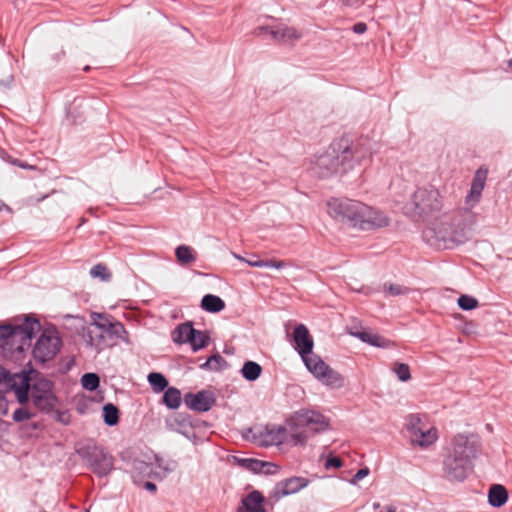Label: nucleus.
Instances as JSON below:
<instances>
[{
	"label": "nucleus",
	"instance_id": "obj_35",
	"mask_svg": "<svg viewBox=\"0 0 512 512\" xmlns=\"http://www.w3.org/2000/svg\"><path fill=\"white\" fill-rule=\"evenodd\" d=\"M21 405V407L17 408L12 415V419L15 422H23L29 420L35 416V413L30 410L27 406Z\"/></svg>",
	"mask_w": 512,
	"mask_h": 512
},
{
	"label": "nucleus",
	"instance_id": "obj_12",
	"mask_svg": "<svg viewBox=\"0 0 512 512\" xmlns=\"http://www.w3.org/2000/svg\"><path fill=\"white\" fill-rule=\"evenodd\" d=\"M406 429L413 446L425 449L438 439V430L433 426H427L417 415L407 417Z\"/></svg>",
	"mask_w": 512,
	"mask_h": 512
},
{
	"label": "nucleus",
	"instance_id": "obj_28",
	"mask_svg": "<svg viewBox=\"0 0 512 512\" xmlns=\"http://www.w3.org/2000/svg\"><path fill=\"white\" fill-rule=\"evenodd\" d=\"M261 373L262 367L254 361H246L241 369V375L247 381L257 380Z\"/></svg>",
	"mask_w": 512,
	"mask_h": 512
},
{
	"label": "nucleus",
	"instance_id": "obj_48",
	"mask_svg": "<svg viewBox=\"0 0 512 512\" xmlns=\"http://www.w3.org/2000/svg\"><path fill=\"white\" fill-rule=\"evenodd\" d=\"M219 359H221L220 356H212L203 364V367L209 366L213 361H218Z\"/></svg>",
	"mask_w": 512,
	"mask_h": 512
},
{
	"label": "nucleus",
	"instance_id": "obj_3",
	"mask_svg": "<svg viewBox=\"0 0 512 512\" xmlns=\"http://www.w3.org/2000/svg\"><path fill=\"white\" fill-rule=\"evenodd\" d=\"M424 239L440 249H450L470 238V229L459 214L444 215L423 231Z\"/></svg>",
	"mask_w": 512,
	"mask_h": 512
},
{
	"label": "nucleus",
	"instance_id": "obj_45",
	"mask_svg": "<svg viewBox=\"0 0 512 512\" xmlns=\"http://www.w3.org/2000/svg\"><path fill=\"white\" fill-rule=\"evenodd\" d=\"M8 413V402L6 398L0 395V414L6 415Z\"/></svg>",
	"mask_w": 512,
	"mask_h": 512
},
{
	"label": "nucleus",
	"instance_id": "obj_25",
	"mask_svg": "<svg viewBox=\"0 0 512 512\" xmlns=\"http://www.w3.org/2000/svg\"><path fill=\"white\" fill-rule=\"evenodd\" d=\"M271 34L274 39L282 42H293L300 38V34L295 28L284 25L272 29Z\"/></svg>",
	"mask_w": 512,
	"mask_h": 512
},
{
	"label": "nucleus",
	"instance_id": "obj_6",
	"mask_svg": "<svg viewBox=\"0 0 512 512\" xmlns=\"http://www.w3.org/2000/svg\"><path fill=\"white\" fill-rule=\"evenodd\" d=\"M377 146V143L367 136L335 140V148L341 153L342 165L347 172L371 162L373 155L377 153Z\"/></svg>",
	"mask_w": 512,
	"mask_h": 512
},
{
	"label": "nucleus",
	"instance_id": "obj_52",
	"mask_svg": "<svg viewBox=\"0 0 512 512\" xmlns=\"http://www.w3.org/2000/svg\"><path fill=\"white\" fill-rule=\"evenodd\" d=\"M14 164L18 165L19 167L21 168H24V169H30L32 168V166L28 165V164H25V163H22L20 161H15Z\"/></svg>",
	"mask_w": 512,
	"mask_h": 512
},
{
	"label": "nucleus",
	"instance_id": "obj_20",
	"mask_svg": "<svg viewBox=\"0 0 512 512\" xmlns=\"http://www.w3.org/2000/svg\"><path fill=\"white\" fill-rule=\"evenodd\" d=\"M257 441L261 446L284 444L287 441V430L282 426L267 427L260 431Z\"/></svg>",
	"mask_w": 512,
	"mask_h": 512
},
{
	"label": "nucleus",
	"instance_id": "obj_34",
	"mask_svg": "<svg viewBox=\"0 0 512 512\" xmlns=\"http://www.w3.org/2000/svg\"><path fill=\"white\" fill-rule=\"evenodd\" d=\"M208 340L209 338L205 333L194 329V335L189 343L191 344L193 350L197 351L201 348H204L207 345Z\"/></svg>",
	"mask_w": 512,
	"mask_h": 512
},
{
	"label": "nucleus",
	"instance_id": "obj_55",
	"mask_svg": "<svg viewBox=\"0 0 512 512\" xmlns=\"http://www.w3.org/2000/svg\"><path fill=\"white\" fill-rule=\"evenodd\" d=\"M33 428H34V429H37V428H38V424L34 423V424H33Z\"/></svg>",
	"mask_w": 512,
	"mask_h": 512
},
{
	"label": "nucleus",
	"instance_id": "obj_24",
	"mask_svg": "<svg viewBox=\"0 0 512 512\" xmlns=\"http://www.w3.org/2000/svg\"><path fill=\"white\" fill-rule=\"evenodd\" d=\"M353 336L360 339L362 342L368 343L375 347L380 348H388L391 346L392 342L376 333L368 332V331H359L352 333Z\"/></svg>",
	"mask_w": 512,
	"mask_h": 512
},
{
	"label": "nucleus",
	"instance_id": "obj_36",
	"mask_svg": "<svg viewBox=\"0 0 512 512\" xmlns=\"http://www.w3.org/2000/svg\"><path fill=\"white\" fill-rule=\"evenodd\" d=\"M82 386L90 391H94L99 386L100 380L95 373H86L81 378Z\"/></svg>",
	"mask_w": 512,
	"mask_h": 512
},
{
	"label": "nucleus",
	"instance_id": "obj_43",
	"mask_svg": "<svg viewBox=\"0 0 512 512\" xmlns=\"http://www.w3.org/2000/svg\"><path fill=\"white\" fill-rule=\"evenodd\" d=\"M368 474H369V469L368 468H362V469L358 470L357 473L354 475V477L352 479V483L353 484L357 483L358 481H360L363 478H365Z\"/></svg>",
	"mask_w": 512,
	"mask_h": 512
},
{
	"label": "nucleus",
	"instance_id": "obj_49",
	"mask_svg": "<svg viewBox=\"0 0 512 512\" xmlns=\"http://www.w3.org/2000/svg\"><path fill=\"white\" fill-rule=\"evenodd\" d=\"M251 460H252L251 458H244V459H240V460H239V464H240L242 467H244V468L248 469V462H250Z\"/></svg>",
	"mask_w": 512,
	"mask_h": 512
},
{
	"label": "nucleus",
	"instance_id": "obj_15",
	"mask_svg": "<svg viewBox=\"0 0 512 512\" xmlns=\"http://www.w3.org/2000/svg\"><path fill=\"white\" fill-rule=\"evenodd\" d=\"M82 456L87 458L91 469L99 476H105L113 469L112 456L104 452L102 448L97 446L89 447L87 454L83 452Z\"/></svg>",
	"mask_w": 512,
	"mask_h": 512
},
{
	"label": "nucleus",
	"instance_id": "obj_14",
	"mask_svg": "<svg viewBox=\"0 0 512 512\" xmlns=\"http://www.w3.org/2000/svg\"><path fill=\"white\" fill-rule=\"evenodd\" d=\"M294 417L296 424L307 429L311 435L325 431L329 427V419L315 410H300Z\"/></svg>",
	"mask_w": 512,
	"mask_h": 512
},
{
	"label": "nucleus",
	"instance_id": "obj_18",
	"mask_svg": "<svg viewBox=\"0 0 512 512\" xmlns=\"http://www.w3.org/2000/svg\"><path fill=\"white\" fill-rule=\"evenodd\" d=\"M487 179V170L479 168L473 177L470 190L465 197V205L468 209L474 208L480 201Z\"/></svg>",
	"mask_w": 512,
	"mask_h": 512
},
{
	"label": "nucleus",
	"instance_id": "obj_30",
	"mask_svg": "<svg viewBox=\"0 0 512 512\" xmlns=\"http://www.w3.org/2000/svg\"><path fill=\"white\" fill-rule=\"evenodd\" d=\"M181 400V392L175 387L167 388L163 395V403L170 409L179 408Z\"/></svg>",
	"mask_w": 512,
	"mask_h": 512
},
{
	"label": "nucleus",
	"instance_id": "obj_31",
	"mask_svg": "<svg viewBox=\"0 0 512 512\" xmlns=\"http://www.w3.org/2000/svg\"><path fill=\"white\" fill-rule=\"evenodd\" d=\"M103 419H104V422L106 425L108 426H114L118 423L119 421V410L118 408L111 404V403H108L106 405H104L103 407Z\"/></svg>",
	"mask_w": 512,
	"mask_h": 512
},
{
	"label": "nucleus",
	"instance_id": "obj_19",
	"mask_svg": "<svg viewBox=\"0 0 512 512\" xmlns=\"http://www.w3.org/2000/svg\"><path fill=\"white\" fill-rule=\"evenodd\" d=\"M184 401L188 408L197 412H206L211 409L215 400L212 393L203 390L195 394H186Z\"/></svg>",
	"mask_w": 512,
	"mask_h": 512
},
{
	"label": "nucleus",
	"instance_id": "obj_11",
	"mask_svg": "<svg viewBox=\"0 0 512 512\" xmlns=\"http://www.w3.org/2000/svg\"><path fill=\"white\" fill-rule=\"evenodd\" d=\"M62 346V341L55 328H46L37 339L33 349V358L40 363H45L55 358Z\"/></svg>",
	"mask_w": 512,
	"mask_h": 512
},
{
	"label": "nucleus",
	"instance_id": "obj_27",
	"mask_svg": "<svg viewBox=\"0 0 512 512\" xmlns=\"http://www.w3.org/2000/svg\"><path fill=\"white\" fill-rule=\"evenodd\" d=\"M177 261L182 265H188L196 261L195 250L187 245H180L175 250Z\"/></svg>",
	"mask_w": 512,
	"mask_h": 512
},
{
	"label": "nucleus",
	"instance_id": "obj_46",
	"mask_svg": "<svg viewBox=\"0 0 512 512\" xmlns=\"http://www.w3.org/2000/svg\"><path fill=\"white\" fill-rule=\"evenodd\" d=\"M345 6L357 7L360 4V0H340Z\"/></svg>",
	"mask_w": 512,
	"mask_h": 512
},
{
	"label": "nucleus",
	"instance_id": "obj_13",
	"mask_svg": "<svg viewBox=\"0 0 512 512\" xmlns=\"http://www.w3.org/2000/svg\"><path fill=\"white\" fill-rule=\"evenodd\" d=\"M474 465L446 451L443 460V473L451 482H462L473 471Z\"/></svg>",
	"mask_w": 512,
	"mask_h": 512
},
{
	"label": "nucleus",
	"instance_id": "obj_5",
	"mask_svg": "<svg viewBox=\"0 0 512 512\" xmlns=\"http://www.w3.org/2000/svg\"><path fill=\"white\" fill-rule=\"evenodd\" d=\"M39 321L32 317H25L16 325L0 326V350L4 357L12 358L15 354H22L30 346L32 337L40 331Z\"/></svg>",
	"mask_w": 512,
	"mask_h": 512
},
{
	"label": "nucleus",
	"instance_id": "obj_56",
	"mask_svg": "<svg viewBox=\"0 0 512 512\" xmlns=\"http://www.w3.org/2000/svg\"><path fill=\"white\" fill-rule=\"evenodd\" d=\"M374 507L378 508L379 507V503L374 504Z\"/></svg>",
	"mask_w": 512,
	"mask_h": 512
},
{
	"label": "nucleus",
	"instance_id": "obj_39",
	"mask_svg": "<svg viewBox=\"0 0 512 512\" xmlns=\"http://www.w3.org/2000/svg\"><path fill=\"white\" fill-rule=\"evenodd\" d=\"M249 266L251 267H267V268H275V269H282L286 266V263L284 261L279 260H265V261H257V262H250Z\"/></svg>",
	"mask_w": 512,
	"mask_h": 512
},
{
	"label": "nucleus",
	"instance_id": "obj_53",
	"mask_svg": "<svg viewBox=\"0 0 512 512\" xmlns=\"http://www.w3.org/2000/svg\"><path fill=\"white\" fill-rule=\"evenodd\" d=\"M382 512H396V509L393 506H386Z\"/></svg>",
	"mask_w": 512,
	"mask_h": 512
},
{
	"label": "nucleus",
	"instance_id": "obj_10",
	"mask_svg": "<svg viewBox=\"0 0 512 512\" xmlns=\"http://www.w3.org/2000/svg\"><path fill=\"white\" fill-rule=\"evenodd\" d=\"M446 451L474 465L482 451L481 439L474 433H458L451 439Z\"/></svg>",
	"mask_w": 512,
	"mask_h": 512
},
{
	"label": "nucleus",
	"instance_id": "obj_4",
	"mask_svg": "<svg viewBox=\"0 0 512 512\" xmlns=\"http://www.w3.org/2000/svg\"><path fill=\"white\" fill-rule=\"evenodd\" d=\"M85 342L98 353L116 346L119 342L129 344L128 332L119 321L101 313L91 314V323L84 335Z\"/></svg>",
	"mask_w": 512,
	"mask_h": 512
},
{
	"label": "nucleus",
	"instance_id": "obj_29",
	"mask_svg": "<svg viewBox=\"0 0 512 512\" xmlns=\"http://www.w3.org/2000/svg\"><path fill=\"white\" fill-rule=\"evenodd\" d=\"M194 335V328L190 323H184L177 327L173 333V340L178 343H189Z\"/></svg>",
	"mask_w": 512,
	"mask_h": 512
},
{
	"label": "nucleus",
	"instance_id": "obj_33",
	"mask_svg": "<svg viewBox=\"0 0 512 512\" xmlns=\"http://www.w3.org/2000/svg\"><path fill=\"white\" fill-rule=\"evenodd\" d=\"M392 371L396 374L397 378L402 382H407L411 379L410 368L405 363L395 362L392 366Z\"/></svg>",
	"mask_w": 512,
	"mask_h": 512
},
{
	"label": "nucleus",
	"instance_id": "obj_47",
	"mask_svg": "<svg viewBox=\"0 0 512 512\" xmlns=\"http://www.w3.org/2000/svg\"><path fill=\"white\" fill-rule=\"evenodd\" d=\"M389 292L392 294V295H399L402 293V288L400 286H397V285H390L389 287Z\"/></svg>",
	"mask_w": 512,
	"mask_h": 512
},
{
	"label": "nucleus",
	"instance_id": "obj_23",
	"mask_svg": "<svg viewBox=\"0 0 512 512\" xmlns=\"http://www.w3.org/2000/svg\"><path fill=\"white\" fill-rule=\"evenodd\" d=\"M508 501V491L501 484H493L488 490V503L494 508L504 506Z\"/></svg>",
	"mask_w": 512,
	"mask_h": 512
},
{
	"label": "nucleus",
	"instance_id": "obj_40",
	"mask_svg": "<svg viewBox=\"0 0 512 512\" xmlns=\"http://www.w3.org/2000/svg\"><path fill=\"white\" fill-rule=\"evenodd\" d=\"M343 466V462L339 457H328L324 463V468L326 470L330 469H338Z\"/></svg>",
	"mask_w": 512,
	"mask_h": 512
},
{
	"label": "nucleus",
	"instance_id": "obj_17",
	"mask_svg": "<svg viewBox=\"0 0 512 512\" xmlns=\"http://www.w3.org/2000/svg\"><path fill=\"white\" fill-rule=\"evenodd\" d=\"M309 479L301 476H293L278 482L274 488V496L277 499L295 494L309 485Z\"/></svg>",
	"mask_w": 512,
	"mask_h": 512
},
{
	"label": "nucleus",
	"instance_id": "obj_50",
	"mask_svg": "<svg viewBox=\"0 0 512 512\" xmlns=\"http://www.w3.org/2000/svg\"><path fill=\"white\" fill-rule=\"evenodd\" d=\"M145 488L149 491H155L156 490V485L152 482H146L145 483Z\"/></svg>",
	"mask_w": 512,
	"mask_h": 512
},
{
	"label": "nucleus",
	"instance_id": "obj_38",
	"mask_svg": "<svg viewBox=\"0 0 512 512\" xmlns=\"http://www.w3.org/2000/svg\"><path fill=\"white\" fill-rule=\"evenodd\" d=\"M458 305L461 309L469 311L475 309L478 306V300L469 295H461L458 298Z\"/></svg>",
	"mask_w": 512,
	"mask_h": 512
},
{
	"label": "nucleus",
	"instance_id": "obj_9",
	"mask_svg": "<svg viewBox=\"0 0 512 512\" xmlns=\"http://www.w3.org/2000/svg\"><path fill=\"white\" fill-rule=\"evenodd\" d=\"M309 169L320 178H326L339 172H347L342 165L341 153L335 148V141L326 151L316 155L310 161Z\"/></svg>",
	"mask_w": 512,
	"mask_h": 512
},
{
	"label": "nucleus",
	"instance_id": "obj_2",
	"mask_svg": "<svg viewBox=\"0 0 512 512\" xmlns=\"http://www.w3.org/2000/svg\"><path fill=\"white\" fill-rule=\"evenodd\" d=\"M327 214L336 222L352 229L370 231L387 227L389 217L382 210L349 198H331L326 202Z\"/></svg>",
	"mask_w": 512,
	"mask_h": 512
},
{
	"label": "nucleus",
	"instance_id": "obj_51",
	"mask_svg": "<svg viewBox=\"0 0 512 512\" xmlns=\"http://www.w3.org/2000/svg\"><path fill=\"white\" fill-rule=\"evenodd\" d=\"M233 256H234V258L238 259L239 261H242V262H244V263L249 265L250 259L244 258V257H242V256H240L238 254H235V253H233Z\"/></svg>",
	"mask_w": 512,
	"mask_h": 512
},
{
	"label": "nucleus",
	"instance_id": "obj_42",
	"mask_svg": "<svg viewBox=\"0 0 512 512\" xmlns=\"http://www.w3.org/2000/svg\"><path fill=\"white\" fill-rule=\"evenodd\" d=\"M264 463L265 461L252 459L250 462H248V470L254 473H261L262 470H264Z\"/></svg>",
	"mask_w": 512,
	"mask_h": 512
},
{
	"label": "nucleus",
	"instance_id": "obj_44",
	"mask_svg": "<svg viewBox=\"0 0 512 512\" xmlns=\"http://www.w3.org/2000/svg\"><path fill=\"white\" fill-rule=\"evenodd\" d=\"M353 31L356 34H363L367 31V25L363 22H358L353 26Z\"/></svg>",
	"mask_w": 512,
	"mask_h": 512
},
{
	"label": "nucleus",
	"instance_id": "obj_1",
	"mask_svg": "<svg viewBox=\"0 0 512 512\" xmlns=\"http://www.w3.org/2000/svg\"><path fill=\"white\" fill-rule=\"evenodd\" d=\"M53 383L40 376L30 363L17 373H11L0 366V392H14L19 404H27L29 399L43 413H51L58 405V398L53 390Z\"/></svg>",
	"mask_w": 512,
	"mask_h": 512
},
{
	"label": "nucleus",
	"instance_id": "obj_21",
	"mask_svg": "<svg viewBox=\"0 0 512 512\" xmlns=\"http://www.w3.org/2000/svg\"><path fill=\"white\" fill-rule=\"evenodd\" d=\"M311 436L307 429L296 424V418L294 417L290 424V431L287 432V441L285 443L293 446H303Z\"/></svg>",
	"mask_w": 512,
	"mask_h": 512
},
{
	"label": "nucleus",
	"instance_id": "obj_22",
	"mask_svg": "<svg viewBox=\"0 0 512 512\" xmlns=\"http://www.w3.org/2000/svg\"><path fill=\"white\" fill-rule=\"evenodd\" d=\"M264 497L259 491L249 493L243 500L240 512H266Z\"/></svg>",
	"mask_w": 512,
	"mask_h": 512
},
{
	"label": "nucleus",
	"instance_id": "obj_54",
	"mask_svg": "<svg viewBox=\"0 0 512 512\" xmlns=\"http://www.w3.org/2000/svg\"><path fill=\"white\" fill-rule=\"evenodd\" d=\"M257 261H261L260 259H250V262H257Z\"/></svg>",
	"mask_w": 512,
	"mask_h": 512
},
{
	"label": "nucleus",
	"instance_id": "obj_26",
	"mask_svg": "<svg viewBox=\"0 0 512 512\" xmlns=\"http://www.w3.org/2000/svg\"><path fill=\"white\" fill-rule=\"evenodd\" d=\"M201 307L208 312L217 313L224 309V301L213 294H207L202 298Z\"/></svg>",
	"mask_w": 512,
	"mask_h": 512
},
{
	"label": "nucleus",
	"instance_id": "obj_8",
	"mask_svg": "<svg viewBox=\"0 0 512 512\" xmlns=\"http://www.w3.org/2000/svg\"><path fill=\"white\" fill-rule=\"evenodd\" d=\"M307 370L324 386L332 389H340L345 385L342 374L332 369L317 354H310L302 359Z\"/></svg>",
	"mask_w": 512,
	"mask_h": 512
},
{
	"label": "nucleus",
	"instance_id": "obj_7",
	"mask_svg": "<svg viewBox=\"0 0 512 512\" xmlns=\"http://www.w3.org/2000/svg\"><path fill=\"white\" fill-rule=\"evenodd\" d=\"M442 208V198L433 186L417 188L404 205V212L412 218H421Z\"/></svg>",
	"mask_w": 512,
	"mask_h": 512
},
{
	"label": "nucleus",
	"instance_id": "obj_16",
	"mask_svg": "<svg viewBox=\"0 0 512 512\" xmlns=\"http://www.w3.org/2000/svg\"><path fill=\"white\" fill-rule=\"evenodd\" d=\"M294 348L301 359L313 353L314 341L304 324L296 325L293 331Z\"/></svg>",
	"mask_w": 512,
	"mask_h": 512
},
{
	"label": "nucleus",
	"instance_id": "obj_32",
	"mask_svg": "<svg viewBox=\"0 0 512 512\" xmlns=\"http://www.w3.org/2000/svg\"><path fill=\"white\" fill-rule=\"evenodd\" d=\"M148 382L156 393L162 392L168 386L167 379L161 373L157 372H152L148 375Z\"/></svg>",
	"mask_w": 512,
	"mask_h": 512
},
{
	"label": "nucleus",
	"instance_id": "obj_37",
	"mask_svg": "<svg viewBox=\"0 0 512 512\" xmlns=\"http://www.w3.org/2000/svg\"><path fill=\"white\" fill-rule=\"evenodd\" d=\"M90 275L92 278H99L102 281H108L111 278L110 271L103 264L93 266L90 270Z\"/></svg>",
	"mask_w": 512,
	"mask_h": 512
},
{
	"label": "nucleus",
	"instance_id": "obj_41",
	"mask_svg": "<svg viewBox=\"0 0 512 512\" xmlns=\"http://www.w3.org/2000/svg\"><path fill=\"white\" fill-rule=\"evenodd\" d=\"M281 470V467L273 462H266L264 463V470H262L261 473H264L266 475H274L279 473Z\"/></svg>",
	"mask_w": 512,
	"mask_h": 512
}]
</instances>
